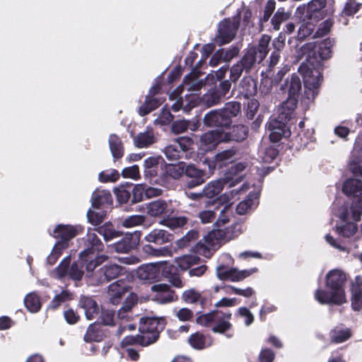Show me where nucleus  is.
<instances>
[{"label": "nucleus", "instance_id": "1", "mask_svg": "<svg viewBox=\"0 0 362 362\" xmlns=\"http://www.w3.org/2000/svg\"><path fill=\"white\" fill-rule=\"evenodd\" d=\"M333 43L332 40L327 38L318 44L315 42L305 43L298 51V57L305 58V62L298 67V72L303 78L304 97L308 100L313 101L318 95L322 76L317 66L322 61L331 57Z\"/></svg>", "mask_w": 362, "mask_h": 362}, {"label": "nucleus", "instance_id": "2", "mask_svg": "<svg viewBox=\"0 0 362 362\" xmlns=\"http://www.w3.org/2000/svg\"><path fill=\"white\" fill-rule=\"evenodd\" d=\"M271 37L262 35L257 45L248 47L243 55L230 69V79L235 83L243 73L250 74L255 70L257 65L262 63L269 52V45Z\"/></svg>", "mask_w": 362, "mask_h": 362}, {"label": "nucleus", "instance_id": "3", "mask_svg": "<svg viewBox=\"0 0 362 362\" xmlns=\"http://www.w3.org/2000/svg\"><path fill=\"white\" fill-rule=\"evenodd\" d=\"M346 274L342 270L334 269L326 275L325 286L327 291L318 288L315 292V298L322 305H341L346 303L345 285Z\"/></svg>", "mask_w": 362, "mask_h": 362}, {"label": "nucleus", "instance_id": "4", "mask_svg": "<svg viewBox=\"0 0 362 362\" xmlns=\"http://www.w3.org/2000/svg\"><path fill=\"white\" fill-rule=\"evenodd\" d=\"M95 232H97L96 228H88L83 238L85 249L80 252V257L87 263V272H93L107 259L106 255H98L103 250L104 245Z\"/></svg>", "mask_w": 362, "mask_h": 362}, {"label": "nucleus", "instance_id": "5", "mask_svg": "<svg viewBox=\"0 0 362 362\" xmlns=\"http://www.w3.org/2000/svg\"><path fill=\"white\" fill-rule=\"evenodd\" d=\"M240 110V102H228L223 108L207 112L203 119L204 124L208 127L228 128L232 124L233 117L238 116Z\"/></svg>", "mask_w": 362, "mask_h": 362}, {"label": "nucleus", "instance_id": "6", "mask_svg": "<svg viewBox=\"0 0 362 362\" xmlns=\"http://www.w3.org/2000/svg\"><path fill=\"white\" fill-rule=\"evenodd\" d=\"M196 322L205 327H211L214 333L225 334L230 330L233 325L230 320L232 313L230 310H214L208 313H197Z\"/></svg>", "mask_w": 362, "mask_h": 362}, {"label": "nucleus", "instance_id": "7", "mask_svg": "<svg viewBox=\"0 0 362 362\" xmlns=\"http://www.w3.org/2000/svg\"><path fill=\"white\" fill-rule=\"evenodd\" d=\"M166 321L163 317H142L139 320V331L145 335L151 344L155 343L160 333L165 329Z\"/></svg>", "mask_w": 362, "mask_h": 362}, {"label": "nucleus", "instance_id": "8", "mask_svg": "<svg viewBox=\"0 0 362 362\" xmlns=\"http://www.w3.org/2000/svg\"><path fill=\"white\" fill-rule=\"evenodd\" d=\"M239 26V20L231 21L230 18H224L218 25L214 42L218 46L230 43L235 38Z\"/></svg>", "mask_w": 362, "mask_h": 362}, {"label": "nucleus", "instance_id": "9", "mask_svg": "<svg viewBox=\"0 0 362 362\" xmlns=\"http://www.w3.org/2000/svg\"><path fill=\"white\" fill-rule=\"evenodd\" d=\"M83 230L84 228L81 226L57 225L53 230V237L60 239V240L56 243L57 247L59 246L61 248H67L69 247V241L82 233Z\"/></svg>", "mask_w": 362, "mask_h": 362}, {"label": "nucleus", "instance_id": "10", "mask_svg": "<svg viewBox=\"0 0 362 362\" xmlns=\"http://www.w3.org/2000/svg\"><path fill=\"white\" fill-rule=\"evenodd\" d=\"M125 269L117 264H107L100 267L93 274L97 285L107 284L124 274Z\"/></svg>", "mask_w": 362, "mask_h": 362}, {"label": "nucleus", "instance_id": "11", "mask_svg": "<svg viewBox=\"0 0 362 362\" xmlns=\"http://www.w3.org/2000/svg\"><path fill=\"white\" fill-rule=\"evenodd\" d=\"M288 121L279 118L270 119L266 124L269 133V139L273 143L279 142L282 138L291 136V131L287 126Z\"/></svg>", "mask_w": 362, "mask_h": 362}, {"label": "nucleus", "instance_id": "12", "mask_svg": "<svg viewBox=\"0 0 362 362\" xmlns=\"http://www.w3.org/2000/svg\"><path fill=\"white\" fill-rule=\"evenodd\" d=\"M185 164L180 163L177 164H164L160 167V174L159 175L160 184L166 186L172 180L180 179L185 172Z\"/></svg>", "mask_w": 362, "mask_h": 362}, {"label": "nucleus", "instance_id": "13", "mask_svg": "<svg viewBox=\"0 0 362 362\" xmlns=\"http://www.w3.org/2000/svg\"><path fill=\"white\" fill-rule=\"evenodd\" d=\"M141 239V233H127L119 241L111 245V247L118 253H128L136 249Z\"/></svg>", "mask_w": 362, "mask_h": 362}, {"label": "nucleus", "instance_id": "14", "mask_svg": "<svg viewBox=\"0 0 362 362\" xmlns=\"http://www.w3.org/2000/svg\"><path fill=\"white\" fill-rule=\"evenodd\" d=\"M184 175L186 177L185 185L188 189L197 187L206 180L205 171L197 168L194 165H187Z\"/></svg>", "mask_w": 362, "mask_h": 362}, {"label": "nucleus", "instance_id": "15", "mask_svg": "<svg viewBox=\"0 0 362 362\" xmlns=\"http://www.w3.org/2000/svg\"><path fill=\"white\" fill-rule=\"evenodd\" d=\"M328 336L330 344H339L349 340L353 337V332L350 327L339 323L329 330Z\"/></svg>", "mask_w": 362, "mask_h": 362}, {"label": "nucleus", "instance_id": "16", "mask_svg": "<svg viewBox=\"0 0 362 362\" xmlns=\"http://www.w3.org/2000/svg\"><path fill=\"white\" fill-rule=\"evenodd\" d=\"M129 288L127 282L124 279H119L111 284L107 291L110 302L113 305H118Z\"/></svg>", "mask_w": 362, "mask_h": 362}, {"label": "nucleus", "instance_id": "17", "mask_svg": "<svg viewBox=\"0 0 362 362\" xmlns=\"http://www.w3.org/2000/svg\"><path fill=\"white\" fill-rule=\"evenodd\" d=\"M326 6V0H312L305 8V18L307 20L318 22L325 16L324 8Z\"/></svg>", "mask_w": 362, "mask_h": 362}, {"label": "nucleus", "instance_id": "18", "mask_svg": "<svg viewBox=\"0 0 362 362\" xmlns=\"http://www.w3.org/2000/svg\"><path fill=\"white\" fill-rule=\"evenodd\" d=\"M136 276L140 280L149 283L160 280L158 263H151L141 265L136 270Z\"/></svg>", "mask_w": 362, "mask_h": 362}, {"label": "nucleus", "instance_id": "19", "mask_svg": "<svg viewBox=\"0 0 362 362\" xmlns=\"http://www.w3.org/2000/svg\"><path fill=\"white\" fill-rule=\"evenodd\" d=\"M246 165L243 163H238L231 165L225 173L221 179L226 185L233 187L243 180L241 173L245 170Z\"/></svg>", "mask_w": 362, "mask_h": 362}, {"label": "nucleus", "instance_id": "20", "mask_svg": "<svg viewBox=\"0 0 362 362\" xmlns=\"http://www.w3.org/2000/svg\"><path fill=\"white\" fill-rule=\"evenodd\" d=\"M151 290L156 292L155 299L161 304L171 303L177 300V297L174 298L175 293L170 290L168 285L165 284H154L151 286Z\"/></svg>", "mask_w": 362, "mask_h": 362}, {"label": "nucleus", "instance_id": "21", "mask_svg": "<svg viewBox=\"0 0 362 362\" xmlns=\"http://www.w3.org/2000/svg\"><path fill=\"white\" fill-rule=\"evenodd\" d=\"M224 132L216 129L203 134L200 137L202 145L207 149L215 148L221 142L225 143Z\"/></svg>", "mask_w": 362, "mask_h": 362}, {"label": "nucleus", "instance_id": "22", "mask_svg": "<svg viewBox=\"0 0 362 362\" xmlns=\"http://www.w3.org/2000/svg\"><path fill=\"white\" fill-rule=\"evenodd\" d=\"M351 308L355 311L362 310V276H356L351 287Z\"/></svg>", "mask_w": 362, "mask_h": 362}, {"label": "nucleus", "instance_id": "23", "mask_svg": "<svg viewBox=\"0 0 362 362\" xmlns=\"http://www.w3.org/2000/svg\"><path fill=\"white\" fill-rule=\"evenodd\" d=\"M302 88V83L299 76L295 74L288 77L280 89L288 93V96L298 98Z\"/></svg>", "mask_w": 362, "mask_h": 362}, {"label": "nucleus", "instance_id": "24", "mask_svg": "<svg viewBox=\"0 0 362 362\" xmlns=\"http://www.w3.org/2000/svg\"><path fill=\"white\" fill-rule=\"evenodd\" d=\"M78 306L84 310L86 317L89 320L95 318L100 313L98 304L90 297L81 296Z\"/></svg>", "mask_w": 362, "mask_h": 362}, {"label": "nucleus", "instance_id": "25", "mask_svg": "<svg viewBox=\"0 0 362 362\" xmlns=\"http://www.w3.org/2000/svg\"><path fill=\"white\" fill-rule=\"evenodd\" d=\"M298 98L288 96L286 101L283 102L279 109V118L284 121H290L297 107Z\"/></svg>", "mask_w": 362, "mask_h": 362}, {"label": "nucleus", "instance_id": "26", "mask_svg": "<svg viewBox=\"0 0 362 362\" xmlns=\"http://www.w3.org/2000/svg\"><path fill=\"white\" fill-rule=\"evenodd\" d=\"M238 153L239 149L234 146L218 153L214 156V166L221 168L229 163H232Z\"/></svg>", "mask_w": 362, "mask_h": 362}, {"label": "nucleus", "instance_id": "27", "mask_svg": "<svg viewBox=\"0 0 362 362\" xmlns=\"http://www.w3.org/2000/svg\"><path fill=\"white\" fill-rule=\"evenodd\" d=\"M173 235L163 229L155 228L148 233L144 240L148 243H152L160 245L172 240Z\"/></svg>", "mask_w": 362, "mask_h": 362}, {"label": "nucleus", "instance_id": "28", "mask_svg": "<svg viewBox=\"0 0 362 362\" xmlns=\"http://www.w3.org/2000/svg\"><path fill=\"white\" fill-rule=\"evenodd\" d=\"M248 134V128L243 124L235 125L229 132H224L225 143L234 141L241 142Z\"/></svg>", "mask_w": 362, "mask_h": 362}, {"label": "nucleus", "instance_id": "29", "mask_svg": "<svg viewBox=\"0 0 362 362\" xmlns=\"http://www.w3.org/2000/svg\"><path fill=\"white\" fill-rule=\"evenodd\" d=\"M239 91L246 98L254 96L257 92V81L250 76H245L240 83Z\"/></svg>", "mask_w": 362, "mask_h": 362}, {"label": "nucleus", "instance_id": "30", "mask_svg": "<svg viewBox=\"0 0 362 362\" xmlns=\"http://www.w3.org/2000/svg\"><path fill=\"white\" fill-rule=\"evenodd\" d=\"M342 192L347 197L360 198L362 195V180L357 178H349L343 184Z\"/></svg>", "mask_w": 362, "mask_h": 362}, {"label": "nucleus", "instance_id": "31", "mask_svg": "<svg viewBox=\"0 0 362 362\" xmlns=\"http://www.w3.org/2000/svg\"><path fill=\"white\" fill-rule=\"evenodd\" d=\"M138 299L136 295L131 293L118 310L117 317L121 320H129L132 317V308L137 304Z\"/></svg>", "mask_w": 362, "mask_h": 362}, {"label": "nucleus", "instance_id": "32", "mask_svg": "<svg viewBox=\"0 0 362 362\" xmlns=\"http://www.w3.org/2000/svg\"><path fill=\"white\" fill-rule=\"evenodd\" d=\"M108 143L115 160L122 158L124 156V148L121 139L117 134H112L109 136Z\"/></svg>", "mask_w": 362, "mask_h": 362}, {"label": "nucleus", "instance_id": "33", "mask_svg": "<svg viewBox=\"0 0 362 362\" xmlns=\"http://www.w3.org/2000/svg\"><path fill=\"white\" fill-rule=\"evenodd\" d=\"M162 103L160 98L146 95L145 102L139 108V114L142 117L147 115L157 109Z\"/></svg>", "mask_w": 362, "mask_h": 362}, {"label": "nucleus", "instance_id": "34", "mask_svg": "<svg viewBox=\"0 0 362 362\" xmlns=\"http://www.w3.org/2000/svg\"><path fill=\"white\" fill-rule=\"evenodd\" d=\"M225 185L221 179L209 182L202 189L204 197L211 199L218 196Z\"/></svg>", "mask_w": 362, "mask_h": 362}, {"label": "nucleus", "instance_id": "35", "mask_svg": "<svg viewBox=\"0 0 362 362\" xmlns=\"http://www.w3.org/2000/svg\"><path fill=\"white\" fill-rule=\"evenodd\" d=\"M112 203V197L109 191L102 190L94 192L92 197V206L99 209L103 205H109Z\"/></svg>", "mask_w": 362, "mask_h": 362}, {"label": "nucleus", "instance_id": "36", "mask_svg": "<svg viewBox=\"0 0 362 362\" xmlns=\"http://www.w3.org/2000/svg\"><path fill=\"white\" fill-rule=\"evenodd\" d=\"M103 334L100 330V325L94 322L90 324L84 334L83 339L86 342L100 341L103 340Z\"/></svg>", "mask_w": 362, "mask_h": 362}, {"label": "nucleus", "instance_id": "37", "mask_svg": "<svg viewBox=\"0 0 362 362\" xmlns=\"http://www.w3.org/2000/svg\"><path fill=\"white\" fill-rule=\"evenodd\" d=\"M87 263L80 257L79 259L70 264L68 276L70 279L79 281L83 276V268L86 269Z\"/></svg>", "mask_w": 362, "mask_h": 362}, {"label": "nucleus", "instance_id": "38", "mask_svg": "<svg viewBox=\"0 0 362 362\" xmlns=\"http://www.w3.org/2000/svg\"><path fill=\"white\" fill-rule=\"evenodd\" d=\"M96 231L103 236L104 240L107 242L115 238L122 236V233L117 230L111 223H105L96 228Z\"/></svg>", "mask_w": 362, "mask_h": 362}, {"label": "nucleus", "instance_id": "39", "mask_svg": "<svg viewBox=\"0 0 362 362\" xmlns=\"http://www.w3.org/2000/svg\"><path fill=\"white\" fill-rule=\"evenodd\" d=\"M168 212V204L165 201L158 199L148 204L147 213L151 216H160Z\"/></svg>", "mask_w": 362, "mask_h": 362}, {"label": "nucleus", "instance_id": "40", "mask_svg": "<svg viewBox=\"0 0 362 362\" xmlns=\"http://www.w3.org/2000/svg\"><path fill=\"white\" fill-rule=\"evenodd\" d=\"M150 344L151 341H148L146 336L142 334L127 336L121 341V346L123 348L132 345H139L144 347Z\"/></svg>", "mask_w": 362, "mask_h": 362}, {"label": "nucleus", "instance_id": "41", "mask_svg": "<svg viewBox=\"0 0 362 362\" xmlns=\"http://www.w3.org/2000/svg\"><path fill=\"white\" fill-rule=\"evenodd\" d=\"M232 214L233 211L231 205L226 204L221 209L218 219L214 223V230H216V232H218V229H222V228L230 221Z\"/></svg>", "mask_w": 362, "mask_h": 362}, {"label": "nucleus", "instance_id": "42", "mask_svg": "<svg viewBox=\"0 0 362 362\" xmlns=\"http://www.w3.org/2000/svg\"><path fill=\"white\" fill-rule=\"evenodd\" d=\"M73 299V294L69 290H63L60 293L56 295L48 305V309L55 310L62 304Z\"/></svg>", "mask_w": 362, "mask_h": 362}, {"label": "nucleus", "instance_id": "43", "mask_svg": "<svg viewBox=\"0 0 362 362\" xmlns=\"http://www.w3.org/2000/svg\"><path fill=\"white\" fill-rule=\"evenodd\" d=\"M24 305L28 310L33 313H37L42 307L39 296L34 292L30 293L25 296Z\"/></svg>", "mask_w": 362, "mask_h": 362}, {"label": "nucleus", "instance_id": "44", "mask_svg": "<svg viewBox=\"0 0 362 362\" xmlns=\"http://www.w3.org/2000/svg\"><path fill=\"white\" fill-rule=\"evenodd\" d=\"M237 223L232 224L228 227H223L222 229H218L217 238L225 240H230L236 238L240 233V229L238 228Z\"/></svg>", "mask_w": 362, "mask_h": 362}, {"label": "nucleus", "instance_id": "45", "mask_svg": "<svg viewBox=\"0 0 362 362\" xmlns=\"http://www.w3.org/2000/svg\"><path fill=\"white\" fill-rule=\"evenodd\" d=\"M188 343L194 349L202 350L209 346L211 343H209L206 345V337L199 332L192 334L188 338Z\"/></svg>", "mask_w": 362, "mask_h": 362}, {"label": "nucleus", "instance_id": "46", "mask_svg": "<svg viewBox=\"0 0 362 362\" xmlns=\"http://www.w3.org/2000/svg\"><path fill=\"white\" fill-rule=\"evenodd\" d=\"M257 199H258L257 194L250 193L246 199L240 202L237 205L236 209H235L236 213L239 215L246 214L248 212V211L252 208V206L255 205V201Z\"/></svg>", "mask_w": 362, "mask_h": 362}, {"label": "nucleus", "instance_id": "47", "mask_svg": "<svg viewBox=\"0 0 362 362\" xmlns=\"http://www.w3.org/2000/svg\"><path fill=\"white\" fill-rule=\"evenodd\" d=\"M316 23L317 22H315L314 21L307 20L304 17L298 31V39L300 40H303L307 37L312 35L315 30Z\"/></svg>", "mask_w": 362, "mask_h": 362}, {"label": "nucleus", "instance_id": "48", "mask_svg": "<svg viewBox=\"0 0 362 362\" xmlns=\"http://www.w3.org/2000/svg\"><path fill=\"white\" fill-rule=\"evenodd\" d=\"M200 258L193 255H185L177 259V267L182 271L189 270L194 265L198 264Z\"/></svg>", "mask_w": 362, "mask_h": 362}, {"label": "nucleus", "instance_id": "49", "mask_svg": "<svg viewBox=\"0 0 362 362\" xmlns=\"http://www.w3.org/2000/svg\"><path fill=\"white\" fill-rule=\"evenodd\" d=\"M154 142L155 137L152 132L139 133L135 139V144L138 148H146Z\"/></svg>", "mask_w": 362, "mask_h": 362}, {"label": "nucleus", "instance_id": "50", "mask_svg": "<svg viewBox=\"0 0 362 362\" xmlns=\"http://www.w3.org/2000/svg\"><path fill=\"white\" fill-rule=\"evenodd\" d=\"M188 218L185 216H175L168 218H165L162 221L163 225L170 228L172 230L183 228L187 224Z\"/></svg>", "mask_w": 362, "mask_h": 362}, {"label": "nucleus", "instance_id": "51", "mask_svg": "<svg viewBox=\"0 0 362 362\" xmlns=\"http://www.w3.org/2000/svg\"><path fill=\"white\" fill-rule=\"evenodd\" d=\"M358 230L357 226L354 223H346L345 225L336 227V232L338 235L344 238L353 236Z\"/></svg>", "mask_w": 362, "mask_h": 362}, {"label": "nucleus", "instance_id": "52", "mask_svg": "<svg viewBox=\"0 0 362 362\" xmlns=\"http://www.w3.org/2000/svg\"><path fill=\"white\" fill-rule=\"evenodd\" d=\"M240 52V48L238 46H232L228 49H220L216 51V56H221L223 62H230L234 57H237Z\"/></svg>", "mask_w": 362, "mask_h": 362}, {"label": "nucleus", "instance_id": "53", "mask_svg": "<svg viewBox=\"0 0 362 362\" xmlns=\"http://www.w3.org/2000/svg\"><path fill=\"white\" fill-rule=\"evenodd\" d=\"M288 18V14L285 12L284 8H279L277 11L274 13V16L271 19V23L273 26L274 30H279L280 29L281 24L286 21Z\"/></svg>", "mask_w": 362, "mask_h": 362}, {"label": "nucleus", "instance_id": "54", "mask_svg": "<svg viewBox=\"0 0 362 362\" xmlns=\"http://www.w3.org/2000/svg\"><path fill=\"white\" fill-rule=\"evenodd\" d=\"M163 152L168 160H176L182 157V153L177 146V144L174 141V144L167 146Z\"/></svg>", "mask_w": 362, "mask_h": 362}, {"label": "nucleus", "instance_id": "55", "mask_svg": "<svg viewBox=\"0 0 362 362\" xmlns=\"http://www.w3.org/2000/svg\"><path fill=\"white\" fill-rule=\"evenodd\" d=\"M145 221V216L142 215H132L123 218L122 225L125 228H132L143 224Z\"/></svg>", "mask_w": 362, "mask_h": 362}, {"label": "nucleus", "instance_id": "56", "mask_svg": "<svg viewBox=\"0 0 362 362\" xmlns=\"http://www.w3.org/2000/svg\"><path fill=\"white\" fill-rule=\"evenodd\" d=\"M119 178V174L117 170L111 169L107 170L102 171L99 173L98 179L100 182H114Z\"/></svg>", "mask_w": 362, "mask_h": 362}, {"label": "nucleus", "instance_id": "57", "mask_svg": "<svg viewBox=\"0 0 362 362\" xmlns=\"http://www.w3.org/2000/svg\"><path fill=\"white\" fill-rule=\"evenodd\" d=\"M350 210L352 219L356 222L359 221L362 216V195L360 196V198L353 201Z\"/></svg>", "mask_w": 362, "mask_h": 362}, {"label": "nucleus", "instance_id": "58", "mask_svg": "<svg viewBox=\"0 0 362 362\" xmlns=\"http://www.w3.org/2000/svg\"><path fill=\"white\" fill-rule=\"evenodd\" d=\"M175 142L180 149L182 154L193 148L194 140L189 136H180L175 139Z\"/></svg>", "mask_w": 362, "mask_h": 362}, {"label": "nucleus", "instance_id": "59", "mask_svg": "<svg viewBox=\"0 0 362 362\" xmlns=\"http://www.w3.org/2000/svg\"><path fill=\"white\" fill-rule=\"evenodd\" d=\"M115 195L117 201L120 204H130L131 201V192L129 187H120L115 189Z\"/></svg>", "mask_w": 362, "mask_h": 362}, {"label": "nucleus", "instance_id": "60", "mask_svg": "<svg viewBox=\"0 0 362 362\" xmlns=\"http://www.w3.org/2000/svg\"><path fill=\"white\" fill-rule=\"evenodd\" d=\"M160 275L162 274L165 278L168 279L177 273V268L175 265L168 262L158 263Z\"/></svg>", "mask_w": 362, "mask_h": 362}, {"label": "nucleus", "instance_id": "61", "mask_svg": "<svg viewBox=\"0 0 362 362\" xmlns=\"http://www.w3.org/2000/svg\"><path fill=\"white\" fill-rule=\"evenodd\" d=\"M142 252L147 255H151L153 257H161L166 255V254L168 252V250L166 247L155 248L149 244H146L142 246Z\"/></svg>", "mask_w": 362, "mask_h": 362}, {"label": "nucleus", "instance_id": "62", "mask_svg": "<svg viewBox=\"0 0 362 362\" xmlns=\"http://www.w3.org/2000/svg\"><path fill=\"white\" fill-rule=\"evenodd\" d=\"M200 294L199 291H197L194 288H190L185 291L182 294V300L187 303V304H193L197 303L199 300V298H200Z\"/></svg>", "mask_w": 362, "mask_h": 362}, {"label": "nucleus", "instance_id": "63", "mask_svg": "<svg viewBox=\"0 0 362 362\" xmlns=\"http://www.w3.org/2000/svg\"><path fill=\"white\" fill-rule=\"evenodd\" d=\"M87 218L89 223L97 226L103 222L105 218V214L104 212H97L90 209L87 211Z\"/></svg>", "mask_w": 362, "mask_h": 362}, {"label": "nucleus", "instance_id": "64", "mask_svg": "<svg viewBox=\"0 0 362 362\" xmlns=\"http://www.w3.org/2000/svg\"><path fill=\"white\" fill-rule=\"evenodd\" d=\"M131 192L130 204L139 203L143 200L144 189L139 185L129 186Z\"/></svg>", "mask_w": 362, "mask_h": 362}]
</instances>
